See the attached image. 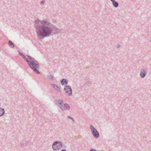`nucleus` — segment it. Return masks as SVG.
Wrapping results in <instances>:
<instances>
[{
    "instance_id": "nucleus-1",
    "label": "nucleus",
    "mask_w": 151,
    "mask_h": 151,
    "mask_svg": "<svg viewBox=\"0 0 151 151\" xmlns=\"http://www.w3.org/2000/svg\"><path fill=\"white\" fill-rule=\"evenodd\" d=\"M20 54L22 56L23 58L26 60L30 67L36 73L39 74V72L37 70L39 68V65L37 63L34 59L32 58L29 56H28V58H26V57L22 53H20Z\"/></svg>"
},
{
    "instance_id": "nucleus-2",
    "label": "nucleus",
    "mask_w": 151,
    "mask_h": 151,
    "mask_svg": "<svg viewBox=\"0 0 151 151\" xmlns=\"http://www.w3.org/2000/svg\"><path fill=\"white\" fill-rule=\"evenodd\" d=\"M37 32L39 35L42 36H46L49 35L51 32L48 28L44 27L39 30Z\"/></svg>"
},
{
    "instance_id": "nucleus-3",
    "label": "nucleus",
    "mask_w": 151,
    "mask_h": 151,
    "mask_svg": "<svg viewBox=\"0 0 151 151\" xmlns=\"http://www.w3.org/2000/svg\"><path fill=\"white\" fill-rule=\"evenodd\" d=\"M56 104L62 110H65L68 109H69V105L67 104H63V102L62 100H57L55 101Z\"/></svg>"
},
{
    "instance_id": "nucleus-4",
    "label": "nucleus",
    "mask_w": 151,
    "mask_h": 151,
    "mask_svg": "<svg viewBox=\"0 0 151 151\" xmlns=\"http://www.w3.org/2000/svg\"><path fill=\"white\" fill-rule=\"evenodd\" d=\"M62 147L61 142H56L52 145V147L54 150H57L60 149Z\"/></svg>"
},
{
    "instance_id": "nucleus-5",
    "label": "nucleus",
    "mask_w": 151,
    "mask_h": 151,
    "mask_svg": "<svg viewBox=\"0 0 151 151\" xmlns=\"http://www.w3.org/2000/svg\"><path fill=\"white\" fill-rule=\"evenodd\" d=\"M90 128L92 131L93 135L96 137H98L99 136V134L96 130L91 125L90 126Z\"/></svg>"
},
{
    "instance_id": "nucleus-6",
    "label": "nucleus",
    "mask_w": 151,
    "mask_h": 151,
    "mask_svg": "<svg viewBox=\"0 0 151 151\" xmlns=\"http://www.w3.org/2000/svg\"><path fill=\"white\" fill-rule=\"evenodd\" d=\"M64 90L66 92L67 95H70L72 93V89L69 86H66L64 88Z\"/></svg>"
},
{
    "instance_id": "nucleus-7",
    "label": "nucleus",
    "mask_w": 151,
    "mask_h": 151,
    "mask_svg": "<svg viewBox=\"0 0 151 151\" xmlns=\"http://www.w3.org/2000/svg\"><path fill=\"white\" fill-rule=\"evenodd\" d=\"M67 82L66 79H63L61 82V84L62 85H65L67 84Z\"/></svg>"
},
{
    "instance_id": "nucleus-8",
    "label": "nucleus",
    "mask_w": 151,
    "mask_h": 151,
    "mask_svg": "<svg viewBox=\"0 0 151 151\" xmlns=\"http://www.w3.org/2000/svg\"><path fill=\"white\" fill-rule=\"evenodd\" d=\"M4 109L0 108V116L3 115L4 113Z\"/></svg>"
},
{
    "instance_id": "nucleus-9",
    "label": "nucleus",
    "mask_w": 151,
    "mask_h": 151,
    "mask_svg": "<svg viewBox=\"0 0 151 151\" xmlns=\"http://www.w3.org/2000/svg\"><path fill=\"white\" fill-rule=\"evenodd\" d=\"M52 86L56 90L60 91V89L58 88V87L56 85L54 84H52Z\"/></svg>"
},
{
    "instance_id": "nucleus-10",
    "label": "nucleus",
    "mask_w": 151,
    "mask_h": 151,
    "mask_svg": "<svg viewBox=\"0 0 151 151\" xmlns=\"http://www.w3.org/2000/svg\"><path fill=\"white\" fill-rule=\"evenodd\" d=\"M113 4L115 7H117L118 6V4L117 2L114 1L113 2Z\"/></svg>"
},
{
    "instance_id": "nucleus-11",
    "label": "nucleus",
    "mask_w": 151,
    "mask_h": 151,
    "mask_svg": "<svg viewBox=\"0 0 151 151\" xmlns=\"http://www.w3.org/2000/svg\"><path fill=\"white\" fill-rule=\"evenodd\" d=\"M9 45L11 47H14V44L12 43V42L10 41L9 42Z\"/></svg>"
},
{
    "instance_id": "nucleus-12",
    "label": "nucleus",
    "mask_w": 151,
    "mask_h": 151,
    "mask_svg": "<svg viewBox=\"0 0 151 151\" xmlns=\"http://www.w3.org/2000/svg\"><path fill=\"white\" fill-rule=\"evenodd\" d=\"M140 75L142 77H144L145 76V74L141 72L140 73Z\"/></svg>"
},
{
    "instance_id": "nucleus-13",
    "label": "nucleus",
    "mask_w": 151,
    "mask_h": 151,
    "mask_svg": "<svg viewBox=\"0 0 151 151\" xmlns=\"http://www.w3.org/2000/svg\"><path fill=\"white\" fill-rule=\"evenodd\" d=\"M112 2V3H113V2L115 1H114V0H111Z\"/></svg>"
},
{
    "instance_id": "nucleus-14",
    "label": "nucleus",
    "mask_w": 151,
    "mask_h": 151,
    "mask_svg": "<svg viewBox=\"0 0 151 151\" xmlns=\"http://www.w3.org/2000/svg\"><path fill=\"white\" fill-rule=\"evenodd\" d=\"M90 151H96L95 150H90Z\"/></svg>"
},
{
    "instance_id": "nucleus-15",
    "label": "nucleus",
    "mask_w": 151,
    "mask_h": 151,
    "mask_svg": "<svg viewBox=\"0 0 151 151\" xmlns=\"http://www.w3.org/2000/svg\"><path fill=\"white\" fill-rule=\"evenodd\" d=\"M61 151H65V150H62Z\"/></svg>"
}]
</instances>
